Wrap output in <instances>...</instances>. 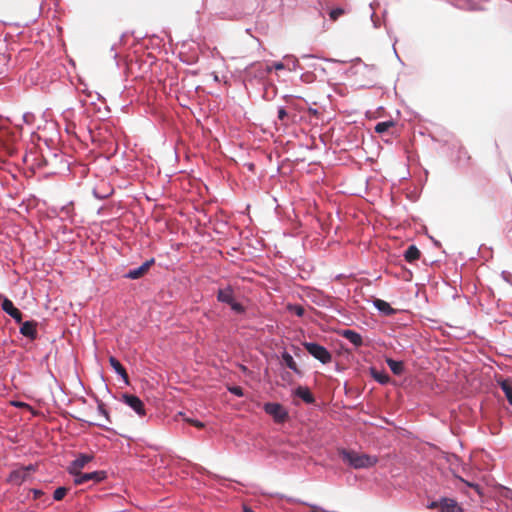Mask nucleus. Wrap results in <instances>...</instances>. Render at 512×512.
Returning a JSON list of instances; mask_svg holds the SVG:
<instances>
[{"instance_id":"f257e3e1","label":"nucleus","mask_w":512,"mask_h":512,"mask_svg":"<svg viewBox=\"0 0 512 512\" xmlns=\"http://www.w3.org/2000/svg\"><path fill=\"white\" fill-rule=\"evenodd\" d=\"M338 455L346 465L354 469H367L378 463L377 456L360 453L352 449H338Z\"/></svg>"},{"instance_id":"f03ea898","label":"nucleus","mask_w":512,"mask_h":512,"mask_svg":"<svg viewBox=\"0 0 512 512\" xmlns=\"http://www.w3.org/2000/svg\"><path fill=\"white\" fill-rule=\"evenodd\" d=\"M303 346L310 355L321 363L327 364L331 362L332 355L324 346L313 342H305L303 343Z\"/></svg>"},{"instance_id":"7ed1b4c3","label":"nucleus","mask_w":512,"mask_h":512,"mask_svg":"<svg viewBox=\"0 0 512 512\" xmlns=\"http://www.w3.org/2000/svg\"><path fill=\"white\" fill-rule=\"evenodd\" d=\"M264 411L273 417L274 421L277 423H283L288 418V412L286 409L279 403H266L264 404Z\"/></svg>"},{"instance_id":"20e7f679","label":"nucleus","mask_w":512,"mask_h":512,"mask_svg":"<svg viewBox=\"0 0 512 512\" xmlns=\"http://www.w3.org/2000/svg\"><path fill=\"white\" fill-rule=\"evenodd\" d=\"M106 478V472L104 471H94L90 473H82L74 475V484L82 485L88 481L100 482Z\"/></svg>"},{"instance_id":"39448f33","label":"nucleus","mask_w":512,"mask_h":512,"mask_svg":"<svg viewBox=\"0 0 512 512\" xmlns=\"http://www.w3.org/2000/svg\"><path fill=\"white\" fill-rule=\"evenodd\" d=\"M31 471H34L33 465L13 470L7 481L13 485H21L27 479Z\"/></svg>"},{"instance_id":"423d86ee","label":"nucleus","mask_w":512,"mask_h":512,"mask_svg":"<svg viewBox=\"0 0 512 512\" xmlns=\"http://www.w3.org/2000/svg\"><path fill=\"white\" fill-rule=\"evenodd\" d=\"M122 400L139 416H144L146 414L144 403L138 396L132 394H123Z\"/></svg>"},{"instance_id":"0eeeda50","label":"nucleus","mask_w":512,"mask_h":512,"mask_svg":"<svg viewBox=\"0 0 512 512\" xmlns=\"http://www.w3.org/2000/svg\"><path fill=\"white\" fill-rule=\"evenodd\" d=\"M92 460L93 455L79 454V456L74 461H72L68 467L69 473L72 475L78 474Z\"/></svg>"},{"instance_id":"6e6552de","label":"nucleus","mask_w":512,"mask_h":512,"mask_svg":"<svg viewBox=\"0 0 512 512\" xmlns=\"http://www.w3.org/2000/svg\"><path fill=\"white\" fill-rule=\"evenodd\" d=\"M2 309L9 316H11L17 323H22V313L18 308L14 306L13 302L10 299H3Z\"/></svg>"},{"instance_id":"1a4fd4ad","label":"nucleus","mask_w":512,"mask_h":512,"mask_svg":"<svg viewBox=\"0 0 512 512\" xmlns=\"http://www.w3.org/2000/svg\"><path fill=\"white\" fill-rule=\"evenodd\" d=\"M154 263V259L147 260L141 266L136 269L130 270L125 277L129 279H139L143 277L150 269L152 264Z\"/></svg>"},{"instance_id":"9d476101","label":"nucleus","mask_w":512,"mask_h":512,"mask_svg":"<svg viewBox=\"0 0 512 512\" xmlns=\"http://www.w3.org/2000/svg\"><path fill=\"white\" fill-rule=\"evenodd\" d=\"M36 322L34 321H26L22 323V326L20 328V333L28 337L30 339H35L37 337V329H36Z\"/></svg>"},{"instance_id":"9b49d317","label":"nucleus","mask_w":512,"mask_h":512,"mask_svg":"<svg viewBox=\"0 0 512 512\" xmlns=\"http://www.w3.org/2000/svg\"><path fill=\"white\" fill-rule=\"evenodd\" d=\"M341 336L351 342L355 347H360L363 344L362 336L353 330H343Z\"/></svg>"},{"instance_id":"f8f14e48","label":"nucleus","mask_w":512,"mask_h":512,"mask_svg":"<svg viewBox=\"0 0 512 512\" xmlns=\"http://www.w3.org/2000/svg\"><path fill=\"white\" fill-rule=\"evenodd\" d=\"M217 299L222 303H226L228 305L232 304L234 301L233 289L230 286L219 289L217 292Z\"/></svg>"},{"instance_id":"ddd939ff","label":"nucleus","mask_w":512,"mask_h":512,"mask_svg":"<svg viewBox=\"0 0 512 512\" xmlns=\"http://www.w3.org/2000/svg\"><path fill=\"white\" fill-rule=\"evenodd\" d=\"M441 512H461V508L453 499L444 498L440 501Z\"/></svg>"},{"instance_id":"4468645a","label":"nucleus","mask_w":512,"mask_h":512,"mask_svg":"<svg viewBox=\"0 0 512 512\" xmlns=\"http://www.w3.org/2000/svg\"><path fill=\"white\" fill-rule=\"evenodd\" d=\"M373 303L374 306L386 316H391L396 313V310L392 308L388 302L382 299H375Z\"/></svg>"},{"instance_id":"2eb2a0df","label":"nucleus","mask_w":512,"mask_h":512,"mask_svg":"<svg viewBox=\"0 0 512 512\" xmlns=\"http://www.w3.org/2000/svg\"><path fill=\"white\" fill-rule=\"evenodd\" d=\"M295 395L301 398L307 404H313L315 402L314 396L307 387L299 386L295 390Z\"/></svg>"},{"instance_id":"dca6fc26","label":"nucleus","mask_w":512,"mask_h":512,"mask_svg":"<svg viewBox=\"0 0 512 512\" xmlns=\"http://www.w3.org/2000/svg\"><path fill=\"white\" fill-rule=\"evenodd\" d=\"M109 363L115 372L120 375L126 383H128V374L123 365L113 356L109 358Z\"/></svg>"},{"instance_id":"f3484780","label":"nucleus","mask_w":512,"mask_h":512,"mask_svg":"<svg viewBox=\"0 0 512 512\" xmlns=\"http://www.w3.org/2000/svg\"><path fill=\"white\" fill-rule=\"evenodd\" d=\"M420 255V250L415 245H410L404 253V258L407 262L412 263L418 260Z\"/></svg>"},{"instance_id":"a211bd4d","label":"nucleus","mask_w":512,"mask_h":512,"mask_svg":"<svg viewBox=\"0 0 512 512\" xmlns=\"http://www.w3.org/2000/svg\"><path fill=\"white\" fill-rule=\"evenodd\" d=\"M387 365L395 375H401L404 371V364L401 361H396L391 358L386 360Z\"/></svg>"},{"instance_id":"6ab92c4d","label":"nucleus","mask_w":512,"mask_h":512,"mask_svg":"<svg viewBox=\"0 0 512 512\" xmlns=\"http://www.w3.org/2000/svg\"><path fill=\"white\" fill-rule=\"evenodd\" d=\"M282 360L289 369L293 370L297 374L301 373L293 357L288 352H284L282 354Z\"/></svg>"},{"instance_id":"aec40b11","label":"nucleus","mask_w":512,"mask_h":512,"mask_svg":"<svg viewBox=\"0 0 512 512\" xmlns=\"http://www.w3.org/2000/svg\"><path fill=\"white\" fill-rule=\"evenodd\" d=\"M372 377L380 384H387L390 381L389 375L384 371L371 370Z\"/></svg>"},{"instance_id":"412c9836","label":"nucleus","mask_w":512,"mask_h":512,"mask_svg":"<svg viewBox=\"0 0 512 512\" xmlns=\"http://www.w3.org/2000/svg\"><path fill=\"white\" fill-rule=\"evenodd\" d=\"M394 126H395V122L392 120L383 121V122L377 123L374 130L378 134H383V133L389 131V129L393 128Z\"/></svg>"},{"instance_id":"4be33fe9","label":"nucleus","mask_w":512,"mask_h":512,"mask_svg":"<svg viewBox=\"0 0 512 512\" xmlns=\"http://www.w3.org/2000/svg\"><path fill=\"white\" fill-rule=\"evenodd\" d=\"M67 492H68V488L58 487L53 493L54 500H56V501L62 500L66 496Z\"/></svg>"},{"instance_id":"5701e85b","label":"nucleus","mask_w":512,"mask_h":512,"mask_svg":"<svg viewBox=\"0 0 512 512\" xmlns=\"http://www.w3.org/2000/svg\"><path fill=\"white\" fill-rule=\"evenodd\" d=\"M345 14V10L343 8H334L330 11L329 17L332 21H337L340 16Z\"/></svg>"},{"instance_id":"b1692460","label":"nucleus","mask_w":512,"mask_h":512,"mask_svg":"<svg viewBox=\"0 0 512 512\" xmlns=\"http://www.w3.org/2000/svg\"><path fill=\"white\" fill-rule=\"evenodd\" d=\"M479 192L481 194H485L489 198H492V188L490 187L489 180H486V183L479 187Z\"/></svg>"},{"instance_id":"393cba45","label":"nucleus","mask_w":512,"mask_h":512,"mask_svg":"<svg viewBox=\"0 0 512 512\" xmlns=\"http://www.w3.org/2000/svg\"><path fill=\"white\" fill-rule=\"evenodd\" d=\"M501 389L504 392L505 396L512 394V385L509 381L504 380L500 383Z\"/></svg>"},{"instance_id":"a878e982","label":"nucleus","mask_w":512,"mask_h":512,"mask_svg":"<svg viewBox=\"0 0 512 512\" xmlns=\"http://www.w3.org/2000/svg\"><path fill=\"white\" fill-rule=\"evenodd\" d=\"M289 310L293 313H295L297 316H303L304 315V308L300 305H292V306H289Z\"/></svg>"},{"instance_id":"bb28decb","label":"nucleus","mask_w":512,"mask_h":512,"mask_svg":"<svg viewBox=\"0 0 512 512\" xmlns=\"http://www.w3.org/2000/svg\"><path fill=\"white\" fill-rule=\"evenodd\" d=\"M278 119L284 124H286V119H288V113L284 108L278 109Z\"/></svg>"},{"instance_id":"cd10ccee","label":"nucleus","mask_w":512,"mask_h":512,"mask_svg":"<svg viewBox=\"0 0 512 512\" xmlns=\"http://www.w3.org/2000/svg\"><path fill=\"white\" fill-rule=\"evenodd\" d=\"M228 390L238 396V397H242L243 396V389L240 387V386H232V387H229Z\"/></svg>"},{"instance_id":"c85d7f7f","label":"nucleus","mask_w":512,"mask_h":512,"mask_svg":"<svg viewBox=\"0 0 512 512\" xmlns=\"http://www.w3.org/2000/svg\"><path fill=\"white\" fill-rule=\"evenodd\" d=\"M231 306V309L237 313H243L244 312V307L242 304L238 303V302H235V300L232 302V304H230Z\"/></svg>"},{"instance_id":"c756f323","label":"nucleus","mask_w":512,"mask_h":512,"mask_svg":"<svg viewBox=\"0 0 512 512\" xmlns=\"http://www.w3.org/2000/svg\"><path fill=\"white\" fill-rule=\"evenodd\" d=\"M463 483H465L467 486L475 489V491L478 493V494H481V488L478 484H475V483H470L466 480H464L463 478H459Z\"/></svg>"},{"instance_id":"7c9ffc66","label":"nucleus","mask_w":512,"mask_h":512,"mask_svg":"<svg viewBox=\"0 0 512 512\" xmlns=\"http://www.w3.org/2000/svg\"><path fill=\"white\" fill-rule=\"evenodd\" d=\"M187 421H188L191 425H193V426H195V427H197V428H199V429L204 428V423H202V422H200V421H198V420H192V419H189V420H187Z\"/></svg>"},{"instance_id":"2f4dec72","label":"nucleus","mask_w":512,"mask_h":512,"mask_svg":"<svg viewBox=\"0 0 512 512\" xmlns=\"http://www.w3.org/2000/svg\"><path fill=\"white\" fill-rule=\"evenodd\" d=\"M310 507V512H326L323 508L317 506V505H309Z\"/></svg>"},{"instance_id":"473e14b6","label":"nucleus","mask_w":512,"mask_h":512,"mask_svg":"<svg viewBox=\"0 0 512 512\" xmlns=\"http://www.w3.org/2000/svg\"><path fill=\"white\" fill-rule=\"evenodd\" d=\"M273 68L276 70H282L285 68V65L282 62H275L273 64Z\"/></svg>"},{"instance_id":"72a5a7b5","label":"nucleus","mask_w":512,"mask_h":512,"mask_svg":"<svg viewBox=\"0 0 512 512\" xmlns=\"http://www.w3.org/2000/svg\"><path fill=\"white\" fill-rule=\"evenodd\" d=\"M99 412L103 414L106 418H108V412L105 410L103 405H99Z\"/></svg>"},{"instance_id":"f704fd0d","label":"nucleus","mask_w":512,"mask_h":512,"mask_svg":"<svg viewBox=\"0 0 512 512\" xmlns=\"http://www.w3.org/2000/svg\"><path fill=\"white\" fill-rule=\"evenodd\" d=\"M438 507L440 508V502H437V501L432 502V503L428 506V508H430V509H434V508H438Z\"/></svg>"},{"instance_id":"c9c22d12","label":"nucleus","mask_w":512,"mask_h":512,"mask_svg":"<svg viewBox=\"0 0 512 512\" xmlns=\"http://www.w3.org/2000/svg\"><path fill=\"white\" fill-rule=\"evenodd\" d=\"M508 402L512 405V394L506 396Z\"/></svg>"},{"instance_id":"e433bc0d","label":"nucleus","mask_w":512,"mask_h":512,"mask_svg":"<svg viewBox=\"0 0 512 512\" xmlns=\"http://www.w3.org/2000/svg\"><path fill=\"white\" fill-rule=\"evenodd\" d=\"M309 112L313 115H316L317 114V110L316 109H309Z\"/></svg>"}]
</instances>
